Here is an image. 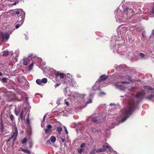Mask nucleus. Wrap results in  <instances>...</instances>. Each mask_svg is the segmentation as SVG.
Segmentation results:
<instances>
[{"label": "nucleus", "mask_w": 154, "mask_h": 154, "mask_svg": "<svg viewBox=\"0 0 154 154\" xmlns=\"http://www.w3.org/2000/svg\"><path fill=\"white\" fill-rule=\"evenodd\" d=\"M83 150L84 149L81 148V149L78 150V152L80 154H81Z\"/></svg>", "instance_id": "nucleus-41"}, {"label": "nucleus", "mask_w": 154, "mask_h": 154, "mask_svg": "<svg viewBox=\"0 0 154 154\" xmlns=\"http://www.w3.org/2000/svg\"><path fill=\"white\" fill-rule=\"evenodd\" d=\"M26 138H25L24 139H23L22 141V144H23L25 143L26 142Z\"/></svg>", "instance_id": "nucleus-38"}, {"label": "nucleus", "mask_w": 154, "mask_h": 154, "mask_svg": "<svg viewBox=\"0 0 154 154\" xmlns=\"http://www.w3.org/2000/svg\"><path fill=\"white\" fill-rule=\"evenodd\" d=\"M15 114L16 115V116H18L19 115V111H18L17 110H15Z\"/></svg>", "instance_id": "nucleus-42"}, {"label": "nucleus", "mask_w": 154, "mask_h": 154, "mask_svg": "<svg viewBox=\"0 0 154 154\" xmlns=\"http://www.w3.org/2000/svg\"><path fill=\"white\" fill-rule=\"evenodd\" d=\"M100 87V83L99 82L97 81L95 84L93 86L92 89L94 90H96L99 89Z\"/></svg>", "instance_id": "nucleus-14"}, {"label": "nucleus", "mask_w": 154, "mask_h": 154, "mask_svg": "<svg viewBox=\"0 0 154 154\" xmlns=\"http://www.w3.org/2000/svg\"><path fill=\"white\" fill-rule=\"evenodd\" d=\"M29 147L31 148L32 146V142H29Z\"/></svg>", "instance_id": "nucleus-45"}, {"label": "nucleus", "mask_w": 154, "mask_h": 154, "mask_svg": "<svg viewBox=\"0 0 154 154\" xmlns=\"http://www.w3.org/2000/svg\"><path fill=\"white\" fill-rule=\"evenodd\" d=\"M65 103L67 106H68L69 104V103L66 101L65 102Z\"/></svg>", "instance_id": "nucleus-49"}, {"label": "nucleus", "mask_w": 154, "mask_h": 154, "mask_svg": "<svg viewBox=\"0 0 154 154\" xmlns=\"http://www.w3.org/2000/svg\"><path fill=\"white\" fill-rule=\"evenodd\" d=\"M0 54L2 56H6L8 54V51H4L2 52Z\"/></svg>", "instance_id": "nucleus-24"}, {"label": "nucleus", "mask_w": 154, "mask_h": 154, "mask_svg": "<svg viewBox=\"0 0 154 154\" xmlns=\"http://www.w3.org/2000/svg\"><path fill=\"white\" fill-rule=\"evenodd\" d=\"M29 110H27V111L26 112L24 116L23 119L25 120V119H26V122L27 123H29Z\"/></svg>", "instance_id": "nucleus-13"}, {"label": "nucleus", "mask_w": 154, "mask_h": 154, "mask_svg": "<svg viewBox=\"0 0 154 154\" xmlns=\"http://www.w3.org/2000/svg\"><path fill=\"white\" fill-rule=\"evenodd\" d=\"M7 79L6 78H4L2 79V81L3 83H6L7 82Z\"/></svg>", "instance_id": "nucleus-36"}, {"label": "nucleus", "mask_w": 154, "mask_h": 154, "mask_svg": "<svg viewBox=\"0 0 154 154\" xmlns=\"http://www.w3.org/2000/svg\"><path fill=\"white\" fill-rule=\"evenodd\" d=\"M36 82L38 85H41L42 83V81L40 79H37L36 80Z\"/></svg>", "instance_id": "nucleus-32"}, {"label": "nucleus", "mask_w": 154, "mask_h": 154, "mask_svg": "<svg viewBox=\"0 0 154 154\" xmlns=\"http://www.w3.org/2000/svg\"><path fill=\"white\" fill-rule=\"evenodd\" d=\"M47 114H45L44 117H43V119H42V123H41V126H42V123H44V122H45V118H46V116H47Z\"/></svg>", "instance_id": "nucleus-35"}, {"label": "nucleus", "mask_w": 154, "mask_h": 154, "mask_svg": "<svg viewBox=\"0 0 154 154\" xmlns=\"http://www.w3.org/2000/svg\"><path fill=\"white\" fill-rule=\"evenodd\" d=\"M33 63H31L30 65L29 66V70H30L32 69V67H33Z\"/></svg>", "instance_id": "nucleus-39"}, {"label": "nucleus", "mask_w": 154, "mask_h": 154, "mask_svg": "<svg viewBox=\"0 0 154 154\" xmlns=\"http://www.w3.org/2000/svg\"><path fill=\"white\" fill-rule=\"evenodd\" d=\"M2 75V72H0V76H1Z\"/></svg>", "instance_id": "nucleus-54"}, {"label": "nucleus", "mask_w": 154, "mask_h": 154, "mask_svg": "<svg viewBox=\"0 0 154 154\" xmlns=\"http://www.w3.org/2000/svg\"><path fill=\"white\" fill-rule=\"evenodd\" d=\"M29 59L28 58H24L23 59V64L24 65H26L27 64L29 61Z\"/></svg>", "instance_id": "nucleus-22"}, {"label": "nucleus", "mask_w": 154, "mask_h": 154, "mask_svg": "<svg viewBox=\"0 0 154 154\" xmlns=\"http://www.w3.org/2000/svg\"><path fill=\"white\" fill-rule=\"evenodd\" d=\"M110 106H114V104L112 103H110L109 105Z\"/></svg>", "instance_id": "nucleus-50"}, {"label": "nucleus", "mask_w": 154, "mask_h": 154, "mask_svg": "<svg viewBox=\"0 0 154 154\" xmlns=\"http://www.w3.org/2000/svg\"><path fill=\"white\" fill-rule=\"evenodd\" d=\"M97 152H105L106 150V149L104 148H102L97 149Z\"/></svg>", "instance_id": "nucleus-23"}, {"label": "nucleus", "mask_w": 154, "mask_h": 154, "mask_svg": "<svg viewBox=\"0 0 154 154\" xmlns=\"http://www.w3.org/2000/svg\"><path fill=\"white\" fill-rule=\"evenodd\" d=\"M152 34L153 35H154V29L152 31Z\"/></svg>", "instance_id": "nucleus-51"}, {"label": "nucleus", "mask_w": 154, "mask_h": 154, "mask_svg": "<svg viewBox=\"0 0 154 154\" xmlns=\"http://www.w3.org/2000/svg\"><path fill=\"white\" fill-rule=\"evenodd\" d=\"M44 126V123H42V127H43Z\"/></svg>", "instance_id": "nucleus-55"}, {"label": "nucleus", "mask_w": 154, "mask_h": 154, "mask_svg": "<svg viewBox=\"0 0 154 154\" xmlns=\"http://www.w3.org/2000/svg\"><path fill=\"white\" fill-rule=\"evenodd\" d=\"M120 82H116L114 84V85L118 89L123 90L124 89L125 87L122 85H120Z\"/></svg>", "instance_id": "nucleus-10"}, {"label": "nucleus", "mask_w": 154, "mask_h": 154, "mask_svg": "<svg viewBox=\"0 0 154 154\" xmlns=\"http://www.w3.org/2000/svg\"><path fill=\"white\" fill-rule=\"evenodd\" d=\"M108 78L107 76H106L105 75H103L101 76L100 77V80L98 82H99L103 81L105 80Z\"/></svg>", "instance_id": "nucleus-17"}, {"label": "nucleus", "mask_w": 154, "mask_h": 154, "mask_svg": "<svg viewBox=\"0 0 154 154\" xmlns=\"http://www.w3.org/2000/svg\"><path fill=\"white\" fill-rule=\"evenodd\" d=\"M124 12L118 11L116 13H115L116 20L117 22H125L131 18V16L133 13L132 9L125 7L124 8Z\"/></svg>", "instance_id": "nucleus-2"}, {"label": "nucleus", "mask_w": 154, "mask_h": 154, "mask_svg": "<svg viewBox=\"0 0 154 154\" xmlns=\"http://www.w3.org/2000/svg\"><path fill=\"white\" fill-rule=\"evenodd\" d=\"M102 94H103V95L105 94V93H104V92H101L100 93V95H101Z\"/></svg>", "instance_id": "nucleus-47"}, {"label": "nucleus", "mask_w": 154, "mask_h": 154, "mask_svg": "<svg viewBox=\"0 0 154 154\" xmlns=\"http://www.w3.org/2000/svg\"><path fill=\"white\" fill-rule=\"evenodd\" d=\"M129 29V28L128 27H122L120 31V34L121 35L126 37L128 35Z\"/></svg>", "instance_id": "nucleus-7"}, {"label": "nucleus", "mask_w": 154, "mask_h": 154, "mask_svg": "<svg viewBox=\"0 0 154 154\" xmlns=\"http://www.w3.org/2000/svg\"><path fill=\"white\" fill-rule=\"evenodd\" d=\"M15 54L16 55L14 58V59L15 60V61H17V57H18L19 55V51H16V52L13 54L14 55Z\"/></svg>", "instance_id": "nucleus-28"}, {"label": "nucleus", "mask_w": 154, "mask_h": 154, "mask_svg": "<svg viewBox=\"0 0 154 154\" xmlns=\"http://www.w3.org/2000/svg\"><path fill=\"white\" fill-rule=\"evenodd\" d=\"M120 97H123V96H120Z\"/></svg>", "instance_id": "nucleus-57"}, {"label": "nucleus", "mask_w": 154, "mask_h": 154, "mask_svg": "<svg viewBox=\"0 0 154 154\" xmlns=\"http://www.w3.org/2000/svg\"><path fill=\"white\" fill-rule=\"evenodd\" d=\"M103 146L106 147V148L107 149H109V150L110 152H111L113 150V149L111 148L110 146L107 143L105 145H104Z\"/></svg>", "instance_id": "nucleus-25"}, {"label": "nucleus", "mask_w": 154, "mask_h": 154, "mask_svg": "<svg viewBox=\"0 0 154 154\" xmlns=\"http://www.w3.org/2000/svg\"><path fill=\"white\" fill-rule=\"evenodd\" d=\"M63 91L66 96H68L71 97V94H72V93L69 90L67 89L66 88H64Z\"/></svg>", "instance_id": "nucleus-11"}, {"label": "nucleus", "mask_w": 154, "mask_h": 154, "mask_svg": "<svg viewBox=\"0 0 154 154\" xmlns=\"http://www.w3.org/2000/svg\"><path fill=\"white\" fill-rule=\"evenodd\" d=\"M46 144L47 145L50 144H51V142H50V140H48L46 142Z\"/></svg>", "instance_id": "nucleus-46"}, {"label": "nucleus", "mask_w": 154, "mask_h": 154, "mask_svg": "<svg viewBox=\"0 0 154 154\" xmlns=\"http://www.w3.org/2000/svg\"><path fill=\"white\" fill-rule=\"evenodd\" d=\"M85 95L84 94H80L78 93L74 92L72 93V94H71L70 98L75 100L77 99H83Z\"/></svg>", "instance_id": "nucleus-3"}, {"label": "nucleus", "mask_w": 154, "mask_h": 154, "mask_svg": "<svg viewBox=\"0 0 154 154\" xmlns=\"http://www.w3.org/2000/svg\"><path fill=\"white\" fill-rule=\"evenodd\" d=\"M150 17H154V7L152 8V10L149 12V14Z\"/></svg>", "instance_id": "nucleus-19"}, {"label": "nucleus", "mask_w": 154, "mask_h": 154, "mask_svg": "<svg viewBox=\"0 0 154 154\" xmlns=\"http://www.w3.org/2000/svg\"><path fill=\"white\" fill-rule=\"evenodd\" d=\"M96 152H97V149L94 148L92 149L89 154H95Z\"/></svg>", "instance_id": "nucleus-26"}, {"label": "nucleus", "mask_w": 154, "mask_h": 154, "mask_svg": "<svg viewBox=\"0 0 154 154\" xmlns=\"http://www.w3.org/2000/svg\"><path fill=\"white\" fill-rule=\"evenodd\" d=\"M1 127L2 129H3L4 128V126L3 124V121L2 120L1 121Z\"/></svg>", "instance_id": "nucleus-40"}, {"label": "nucleus", "mask_w": 154, "mask_h": 154, "mask_svg": "<svg viewBox=\"0 0 154 154\" xmlns=\"http://www.w3.org/2000/svg\"><path fill=\"white\" fill-rule=\"evenodd\" d=\"M10 119L12 122H13L14 120V116L12 115H11L10 116Z\"/></svg>", "instance_id": "nucleus-34"}, {"label": "nucleus", "mask_w": 154, "mask_h": 154, "mask_svg": "<svg viewBox=\"0 0 154 154\" xmlns=\"http://www.w3.org/2000/svg\"><path fill=\"white\" fill-rule=\"evenodd\" d=\"M11 32H12L11 31L9 33L7 32H0V37L2 38L3 41L5 42L8 41L10 35L11 33Z\"/></svg>", "instance_id": "nucleus-4"}, {"label": "nucleus", "mask_w": 154, "mask_h": 154, "mask_svg": "<svg viewBox=\"0 0 154 154\" xmlns=\"http://www.w3.org/2000/svg\"><path fill=\"white\" fill-rule=\"evenodd\" d=\"M52 126L50 125H48L47 127V128H46L45 130V132L46 133H48L49 131L52 128Z\"/></svg>", "instance_id": "nucleus-20"}, {"label": "nucleus", "mask_w": 154, "mask_h": 154, "mask_svg": "<svg viewBox=\"0 0 154 154\" xmlns=\"http://www.w3.org/2000/svg\"><path fill=\"white\" fill-rule=\"evenodd\" d=\"M92 121L96 122L97 123H98L102 121V119L100 118V117H94L93 119L92 120Z\"/></svg>", "instance_id": "nucleus-16"}, {"label": "nucleus", "mask_w": 154, "mask_h": 154, "mask_svg": "<svg viewBox=\"0 0 154 154\" xmlns=\"http://www.w3.org/2000/svg\"><path fill=\"white\" fill-rule=\"evenodd\" d=\"M18 21L15 23V28L16 29H18L23 23L24 19H23V17L21 19H20V18H18Z\"/></svg>", "instance_id": "nucleus-9"}, {"label": "nucleus", "mask_w": 154, "mask_h": 154, "mask_svg": "<svg viewBox=\"0 0 154 154\" xmlns=\"http://www.w3.org/2000/svg\"><path fill=\"white\" fill-rule=\"evenodd\" d=\"M32 54H30L28 56V57H32Z\"/></svg>", "instance_id": "nucleus-48"}, {"label": "nucleus", "mask_w": 154, "mask_h": 154, "mask_svg": "<svg viewBox=\"0 0 154 154\" xmlns=\"http://www.w3.org/2000/svg\"><path fill=\"white\" fill-rule=\"evenodd\" d=\"M70 85L73 87L75 88L76 87V83L75 81L74 80H71L70 81Z\"/></svg>", "instance_id": "nucleus-21"}, {"label": "nucleus", "mask_w": 154, "mask_h": 154, "mask_svg": "<svg viewBox=\"0 0 154 154\" xmlns=\"http://www.w3.org/2000/svg\"><path fill=\"white\" fill-rule=\"evenodd\" d=\"M57 131L59 133V134H61V132L62 131V128L60 127H58L57 128Z\"/></svg>", "instance_id": "nucleus-29"}, {"label": "nucleus", "mask_w": 154, "mask_h": 154, "mask_svg": "<svg viewBox=\"0 0 154 154\" xmlns=\"http://www.w3.org/2000/svg\"><path fill=\"white\" fill-rule=\"evenodd\" d=\"M42 83H46L47 82V79L46 78H44L42 80Z\"/></svg>", "instance_id": "nucleus-33"}, {"label": "nucleus", "mask_w": 154, "mask_h": 154, "mask_svg": "<svg viewBox=\"0 0 154 154\" xmlns=\"http://www.w3.org/2000/svg\"><path fill=\"white\" fill-rule=\"evenodd\" d=\"M50 140H51V141L52 142H54L56 140V138L55 137L52 136L50 138Z\"/></svg>", "instance_id": "nucleus-30"}, {"label": "nucleus", "mask_w": 154, "mask_h": 154, "mask_svg": "<svg viewBox=\"0 0 154 154\" xmlns=\"http://www.w3.org/2000/svg\"><path fill=\"white\" fill-rule=\"evenodd\" d=\"M92 103V100L91 99H89L86 103L87 104L91 103Z\"/></svg>", "instance_id": "nucleus-37"}, {"label": "nucleus", "mask_w": 154, "mask_h": 154, "mask_svg": "<svg viewBox=\"0 0 154 154\" xmlns=\"http://www.w3.org/2000/svg\"><path fill=\"white\" fill-rule=\"evenodd\" d=\"M59 85V84H57L55 85V87H56L57 86Z\"/></svg>", "instance_id": "nucleus-53"}, {"label": "nucleus", "mask_w": 154, "mask_h": 154, "mask_svg": "<svg viewBox=\"0 0 154 154\" xmlns=\"http://www.w3.org/2000/svg\"><path fill=\"white\" fill-rule=\"evenodd\" d=\"M64 128L65 132L66 133V134H68V131H67V130L66 127L65 126H64Z\"/></svg>", "instance_id": "nucleus-44"}, {"label": "nucleus", "mask_w": 154, "mask_h": 154, "mask_svg": "<svg viewBox=\"0 0 154 154\" xmlns=\"http://www.w3.org/2000/svg\"><path fill=\"white\" fill-rule=\"evenodd\" d=\"M121 79L122 80H125V81L121 82V83L122 84H128L130 83V82L132 81L131 77L128 75H126L125 77H122Z\"/></svg>", "instance_id": "nucleus-6"}, {"label": "nucleus", "mask_w": 154, "mask_h": 154, "mask_svg": "<svg viewBox=\"0 0 154 154\" xmlns=\"http://www.w3.org/2000/svg\"><path fill=\"white\" fill-rule=\"evenodd\" d=\"M117 48H118V50H116L117 52L122 55H124L125 54V52L123 50L122 48H121L119 46H117Z\"/></svg>", "instance_id": "nucleus-12"}, {"label": "nucleus", "mask_w": 154, "mask_h": 154, "mask_svg": "<svg viewBox=\"0 0 154 154\" xmlns=\"http://www.w3.org/2000/svg\"><path fill=\"white\" fill-rule=\"evenodd\" d=\"M21 151L28 154H30V152L27 149H21Z\"/></svg>", "instance_id": "nucleus-27"}, {"label": "nucleus", "mask_w": 154, "mask_h": 154, "mask_svg": "<svg viewBox=\"0 0 154 154\" xmlns=\"http://www.w3.org/2000/svg\"><path fill=\"white\" fill-rule=\"evenodd\" d=\"M85 143H82L80 147L81 148H83V147H84L85 146Z\"/></svg>", "instance_id": "nucleus-43"}, {"label": "nucleus", "mask_w": 154, "mask_h": 154, "mask_svg": "<svg viewBox=\"0 0 154 154\" xmlns=\"http://www.w3.org/2000/svg\"><path fill=\"white\" fill-rule=\"evenodd\" d=\"M55 75L57 77L60 76V78L63 79L64 78V74L61 73L57 72L56 73Z\"/></svg>", "instance_id": "nucleus-18"}, {"label": "nucleus", "mask_w": 154, "mask_h": 154, "mask_svg": "<svg viewBox=\"0 0 154 154\" xmlns=\"http://www.w3.org/2000/svg\"><path fill=\"white\" fill-rule=\"evenodd\" d=\"M18 135V131L16 127L15 128V131L11 137L9 138L7 141V142H9L10 140L13 139V143H14L15 140L16 139Z\"/></svg>", "instance_id": "nucleus-5"}, {"label": "nucleus", "mask_w": 154, "mask_h": 154, "mask_svg": "<svg viewBox=\"0 0 154 154\" xmlns=\"http://www.w3.org/2000/svg\"><path fill=\"white\" fill-rule=\"evenodd\" d=\"M15 3H14L13 4H14V5H15Z\"/></svg>", "instance_id": "nucleus-56"}, {"label": "nucleus", "mask_w": 154, "mask_h": 154, "mask_svg": "<svg viewBox=\"0 0 154 154\" xmlns=\"http://www.w3.org/2000/svg\"><path fill=\"white\" fill-rule=\"evenodd\" d=\"M143 88L145 90L147 89L150 91H143L141 92L138 93L135 98L137 100L136 103H135V100L133 98L129 100L127 106L125 107L121 111L122 116L123 118L119 121L120 123L124 122L132 114L137 103L139 102L144 96H146V99L147 100H150L154 98V89L148 86H145Z\"/></svg>", "instance_id": "nucleus-1"}, {"label": "nucleus", "mask_w": 154, "mask_h": 154, "mask_svg": "<svg viewBox=\"0 0 154 154\" xmlns=\"http://www.w3.org/2000/svg\"><path fill=\"white\" fill-rule=\"evenodd\" d=\"M27 111L26 110V109H23L21 111L20 113V118L21 119L22 121L23 120L24 116L23 115L25 113V112H26Z\"/></svg>", "instance_id": "nucleus-15"}, {"label": "nucleus", "mask_w": 154, "mask_h": 154, "mask_svg": "<svg viewBox=\"0 0 154 154\" xmlns=\"http://www.w3.org/2000/svg\"><path fill=\"white\" fill-rule=\"evenodd\" d=\"M139 54H140V56L142 58H145V59L147 58L146 57H147L146 55L143 53H140Z\"/></svg>", "instance_id": "nucleus-31"}, {"label": "nucleus", "mask_w": 154, "mask_h": 154, "mask_svg": "<svg viewBox=\"0 0 154 154\" xmlns=\"http://www.w3.org/2000/svg\"><path fill=\"white\" fill-rule=\"evenodd\" d=\"M14 13L17 14L18 17V15L20 14V16H21V19H22V17H23V19H24L25 17V13L21 9H20L17 11H16L14 12Z\"/></svg>", "instance_id": "nucleus-8"}, {"label": "nucleus", "mask_w": 154, "mask_h": 154, "mask_svg": "<svg viewBox=\"0 0 154 154\" xmlns=\"http://www.w3.org/2000/svg\"><path fill=\"white\" fill-rule=\"evenodd\" d=\"M61 139L62 140L63 142H64L65 141V140L64 139H63L62 138H61Z\"/></svg>", "instance_id": "nucleus-52"}]
</instances>
